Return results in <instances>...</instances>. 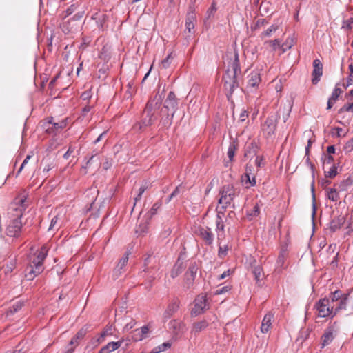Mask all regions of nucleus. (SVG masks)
<instances>
[{"instance_id": "f257e3e1", "label": "nucleus", "mask_w": 353, "mask_h": 353, "mask_svg": "<svg viewBox=\"0 0 353 353\" xmlns=\"http://www.w3.org/2000/svg\"><path fill=\"white\" fill-rule=\"evenodd\" d=\"M164 98L163 92H158L153 97H151L145 104V108L142 112L141 119L136 122L132 127V130L135 132L141 133L147 128L152 126L158 120L159 109L161 106L163 99Z\"/></svg>"}, {"instance_id": "f03ea898", "label": "nucleus", "mask_w": 353, "mask_h": 353, "mask_svg": "<svg viewBox=\"0 0 353 353\" xmlns=\"http://www.w3.org/2000/svg\"><path fill=\"white\" fill-rule=\"evenodd\" d=\"M241 72L240 62L237 51H234V57L230 58L228 68L223 74V89L228 101L232 100L234 90L240 87L239 73Z\"/></svg>"}, {"instance_id": "7ed1b4c3", "label": "nucleus", "mask_w": 353, "mask_h": 353, "mask_svg": "<svg viewBox=\"0 0 353 353\" xmlns=\"http://www.w3.org/2000/svg\"><path fill=\"white\" fill-rule=\"evenodd\" d=\"M47 252L46 248L43 246L37 253L30 256L29 265L26 268L25 277L27 280L32 281L43 271V261L47 256Z\"/></svg>"}, {"instance_id": "20e7f679", "label": "nucleus", "mask_w": 353, "mask_h": 353, "mask_svg": "<svg viewBox=\"0 0 353 353\" xmlns=\"http://www.w3.org/2000/svg\"><path fill=\"white\" fill-rule=\"evenodd\" d=\"M178 104L176 94L173 91H170L161 110L163 113L164 112L163 109L166 110V113L162 116L161 119V122L164 127L168 128L172 125L173 117L178 109Z\"/></svg>"}, {"instance_id": "39448f33", "label": "nucleus", "mask_w": 353, "mask_h": 353, "mask_svg": "<svg viewBox=\"0 0 353 353\" xmlns=\"http://www.w3.org/2000/svg\"><path fill=\"white\" fill-rule=\"evenodd\" d=\"M240 192L239 190L234 188L232 184L223 185L219 190L220 198L218 201L219 204L221 205L219 210L225 211V209L233 201L234 197Z\"/></svg>"}, {"instance_id": "423d86ee", "label": "nucleus", "mask_w": 353, "mask_h": 353, "mask_svg": "<svg viewBox=\"0 0 353 353\" xmlns=\"http://www.w3.org/2000/svg\"><path fill=\"white\" fill-rule=\"evenodd\" d=\"M25 202V199H21L19 203H21V206L22 209L19 210V212L17 214V217L12 220H11L7 226L6 233L8 236L18 238L21 233L22 228V223H21V217H22V210H24L25 208L23 206V203Z\"/></svg>"}, {"instance_id": "0eeeda50", "label": "nucleus", "mask_w": 353, "mask_h": 353, "mask_svg": "<svg viewBox=\"0 0 353 353\" xmlns=\"http://www.w3.org/2000/svg\"><path fill=\"white\" fill-rule=\"evenodd\" d=\"M279 119L280 114L276 112L269 115L262 124L261 129L266 138L272 137L274 134Z\"/></svg>"}, {"instance_id": "6e6552de", "label": "nucleus", "mask_w": 353, "mask_h": 353, "mask_svg": "<svg viewBox=\"0 0 353 353\" xmlns=\"http://www.w3.org/2000/svg\"><path fill=\"white\" fill-rule=\"evenodd\" d=\"M67 119H63L60 122L55 123L53 121V117H50L42 121L41 127L45 130L47 134H57L61 130L67 126Z\"/></svg>"}, {"instance_id": "1a4fd4ad", "label": "nucleus", "mask_w": 353, "mask_h": 353, "mask_svg": "<svg viewBox=\"0 0 353 353\" xmlns=\"http://www.w3.org/2000/svg\"><path fill=\"white\" fill-rule=\"evenodd\" d=\"M330 299L326 297L319 299L314 305L319 317L333 319V306L330 305Z\"/></svg>"}, {"instance_id": "9d476101", "label": "nucleus", "mask_w": 353, "mask_h": 353, "mask_svg": "<svg viewBox=\"0 0 353 353\" xmlns=\"http://www.w3.org/2000/svg\"><path fill=\"white\" fill-rule=\"evenodd\" d=\"M194 234L199 237L206 245H211L214 241V234L209 227L198 226L195 228Z\"/></svg>"}, {"instance_id": "9b49d317", "label": "nucleus", "mask_w": 353, "mask_h": 353, "mask_svg": "<svg viewBox=\"0 0 353 353\" xmlns=\"http://www.w3.org/2000/svg\"><path fill=\"white\" fill-rule=\"evenodd\" d=\"M194 307L191 310L192 316H197L203 313L208 308L206 296L199 295L196 297L194 302Z\"/></svg>"}, {"instance_id": "f8f14e48", "label": "nucleus", "mask_w": 353, "mask_h": 353, "mask_svg": "<svg viewBox=\"0 0 353 353\" xmlns=\"http://www.w3.org/2000/svg\"><path fill=\"white\" fill-rule=\"evenodd\" d=\"M198 269V264L196 261L190 262L188 269L184 276V286L186 288L189 289L193 285Z\"/></svg>"}, {"instance_id": "ddd939ff", "label": "nucleus", "mask_w": 353, "mask_h": 353, "mask_svg": "<svg viewBox=\"0 0 353 353\" xmlns=\"http://www.w3.org/2000/svg\"><path fill=\"white\" fill-rule=\"evenodd\" d=\"M337 323L334 322L332 325H329L325 330L321 336L322 347H324L330 344L334 340L337 332Z\"/></svg>"}, {"instance_id": "4468645a", "label": "nucleus", "mask_w": 353, "mask_h": 353, "mask_svg": "<svg viewBox=\"0 0 353 353\" xmlns=\"http://www.w3.org/2000/svg\"><path fill=\"white\" fill-rule=\"evenodd\" d=\"M312 65L314 69L312 73V82L314 85H316L323 75V64L319 59H316L313 61Z\"/></svg>"}, {"instance_id": "2eb2a0df", "label": "nucleus", "mask_w": 353, "mask_h": 353, "mask_svg": "<svg viewBox=\"0 0 353 353\" xmlns=\"http://www.w3.org/2000/svg\"><path fill=\"white\" fill-rule=\"evenodd\" d=\"M210 319H204L192 323L190 333L197 336L201 332L205 330L210 325Z\"/></svg>"}, {"instance_id": "dca6fc26", "label": "nucleus", "mask_w": 353, "mask_h": 353, "mask_svg": "<svg viewBox=\"0 0 353 353\" xmlns=\"http://www.w3.org/2000/svg\"><path fill=\"white\" fill-rule=\"evenodd\" d=\"M196 21L195 9L193 6H190L185 19V28L189 32L194 28V23Z\"/></svg>"}, {"instance_id": "f3484780", "label": "nucleus", "mask_w": 353, "mask_h": 353, "mask_svg": "<svg viewBox=\"0 0 353 353\" xmlns=\"http://www.w3.org/2000/svg\"><path fill=\"white\" fill-rule=\"evenodd\" d=\"M345 222V217L344 216L339 215L335 216L329 223V227L327 230L330 231V234H332L336 230H339L343 225Z\"/></svg>"}, {"instance_id": "a211bd4d", "label": "nucleus", "mask_w": 353, "mask_h": 353, "mask_svg": "<svg viewBox=\"0 0 353 353\" xmlns=\"http://www.w3.org/2000/svg\"><path fill=\"white\" fill-rule=\"evenodd\" d=\"M259 148V147L255 141L253 140L250 142H247L245 145L244 157L247 159H252L253 157L256 155Z\"/></svg>"}, {"instance_id": "6ab92c4d", "label": "nucleus", "mask_w": 353, "mask_h": 353, "mask_svg": "<svg viewBox=\"0 0 353 353\" xmlns=\"http://www.w3.org/2000/svg\"><path fill=\"white\" fill-rule=\"evenodd\" d=\"M216 231L217 232V238L220 239V236H223L224 233L225 225L223 224L222 216H224V211L219 210V207L216 208Z\"/></svg>"}, {"instance_id": "aec40b11", "label": "nucleus", "mask_w": 353, "mask_h": 353, "mask_svg": "<svg viewBox=\"0 0 353 353\" xmlns=\"http://www.w3.org/2000/svg\"><path fill=\"white\" fill-rule=\"evenodd\" d=\"M170 329L175 336H179L183 334L185 329V325L181 321L173 320L170 322Z\"/></svg>"}, {"instance_id": "412c9836", "label": "nucleus", "mask_w": 353, "mask_h": 353, "mask_svg": "<svg viewBox=\"0 0 353 353\" xmlns=\"http://www.w3.org/2000/svg\"><path fill=\"white\" fill-rule=\"evenodd\" d=\"M88 332V326L85 325L81 328L74 336L70 340V345L77 346L79 345V341L82 340Z\"/></svg>"}, {"instance_id": "4be33fe9", "label": "nucleus", "mask_w": 353, "mask_h": 353, "mask_svg": "<svg viewBox=\"0 0 353 353\" xmlns=\"http://www.w3.org/2000/svg\"><path fill=\"white\" fill-rule=\"evenodd\" d=\"M274 317V314L269 312L263 317L261 326V331L262 333H268L270 328L272 327V320Z\"/></svg>"}, {"instance_id": "5701e85b", "label": "nucleus", "mask_w": 353, "mask_h": 353, "mask_svg": "<svg viewBox=\"0 0 353 353\" xmlns=\"http://www.w3.org/2000/svg\"><path fill=\"white\" fill-rule=\"evenodd\" d=\"M179 301L177 299L174 300L172 303H170L167 309L163 313V317L165 319L170 318L179 308Z\"/></svg>"}, {"instance_id": "b1692460", "label": "nucleus", "mask_w": 353, "mask_h": 353, "mask_svg": "<svg viewBox=\"0 0 353 353\" xmlns=\"http://www.w3.org/2000/svg\"><path fill=\"white\" fill-rule=\"evenodd\" d=\"M123 341H124L123 339H121L117 342H114V341L110 342L106 345H105L102 348H101L99 352L101 353H110V352L117 350L118 348H119L122 345Z\"/></svg>"}, {"instance_id": "393cba45", "label": "nucleus", "mask_w": 353, "mask_h": 353, "mask_svg": "<svg viewBox=\"0 0 353 353\" xmlns=\"http://www.w3.org/2000/svg\"><path fill=\"white\" fill-rule=\"evenodd\" d=\"M92 19L96 20L97 26L99 30L103 31L108 21V15L105 14L98 15V14L96 13L92 17Z\"/></svg>"}, {"instance_id": "a878e982", "label": "nucleus", "mask_w": 353, "mask_h": 353, "mask_svg": "<svg viewBox=\"0 0 353 353\" xmlns=\"http://www.w3.org/2000/svg\"><path fill=\"white\" fill-rule=\"evenodd\" d=\"M261 81L260 74L257 71H253L248 75V86L255 88L259 85Z\"/></svg>"}, {"instance_id": "bb28decb", "label": "nucleus", "mask_w": 353, "mask_h": 353, "mask_svg": "<svg viewBox=\"0 0 353 353\" xmlns=\"http://www.w3.org/2000/svg\"><path fill=\"white\" fill-rule=\"evenodd\" d=\"M185 267L186 265L185 263L183 261H181L179 259L171 270V277L173 279L177 277L183 272Z\"/></svg>"}, {"instance_id": "cd10ccee", "label": "nucleus", "mask_w": 353, "mask_h": 353, "mask_svg": "<svg viewBox=\"0 0 353 353\" xmlns=\"http://www.w3.org/2000/svg\"><path fill=\"white\" fill-rule=\"evenodd\" d=\"M24 305V303L21 301H17L14 302L7 310L6 315L7 316H11L14 315L15 313L19 312L22 307Z\"/></svg>"}, {"instance_id": "c85d7f7f", "label": "nucleus", "mask_w": 353, "mask_h": 353, "mask_svg": "<svg viewBox=\"0 0 353 353\" xmlns=\"http://www.w3.org/2000/svg\"><path fill=\"white\" fill-rule=\"evenodd\" d=\"M352 184L353 178L351 176H348L346 179L342 180L339 184H335L334 185H338L339 191H346L352 185Z\"/></svg>"}, {"instance_id": "c756f323", "label": "nucleus", "mask_w": 353, "mask_h": 353, "mask_svg": "<svg viewBox=\"0 0 353 353\" xmlns=\"http://www.w3.org/2000/svg\"><path fill=\"white\" fill-rule=\"evenodd\" d=\"M312 332V329L310 327L302 328L299 332V336L296 339V342L302 344L305 341H306L310 333Z\"/></svg>"}, {"instance_id": "7c9ffc66", "label": "nucleus", "mask_w": 353, "mask_h": 353, "mask_svg": "<svg viewBox=\"0 0 353 353\" xmlns=\"http://www.w3.org/2000/svg\"><path fill=\"white\" fill-rule=\"evenodd\" d=\"M252 273L254 276V279L256 283H259L263 280L264 276V273L263 268L261 265H255L253 267Z\"/></svg>"}, {"instance_id": "2f4dec72", "label": "nucleus", "mask_w": 353, "mask_h": 353, "mask_svg": "<svg viewBox=\"0 0 353 353\" xmlns=\"http://www.w3.org/2000/svg\"><path fill=\"white\" fill-rule=\"evenodd\" d=\"M217 10L216 3L213 1L210 7L208 9L205 13V18L204 19V23L206 24L207 21L212 18L214 17L216 12Z\"/></svg>"}, {"instance_id": "473e14b6", "label": "nucleus", "mask_w": 353, "mask_h": 353, "mask_svg": "<svg viewBox=\"0 0 353 353\" xmlns=\"http://www.w3.org/2000/svg\"><path fill=\"white\" fill-rule=\"evenodd\" d=\"M129 254L130 252H126L123 256L120 259L117 264V269L115 270L116 272H119V274L121 273V270L124 268V267H125L128 261Z\"/></svg>"}, {"instance_id": "72a5a7b5", "label": "nucleus", "mask_w": 353, "mask_h": 353, "mask_svg": "<svg viewBox=\"0 0 353 353\" xmlns=\"http://www.w3.org/2000/svg\"><path fill=\"white\" fill-rule=\"evenodd\" d=\"M237 148L238 144L235 141H232V142L230 143L227 153L230 161L233 160Z\"/></svg>"}, {"instance_id": "f704fd0d", "label": "nucleus", "mask_w": 353, "mask_h": 353, "mask_svg": "<svg viewBox=\"0 0 353 353\" xmlns=\"http://www.w3.org/2000/svg\"><path fill=\"white\" fill-rule=\"evenodd\" d=\"M327 198L332 201H337L339 199V194L337 190L334 188H327L326 190Z\"/></svg>"}, {"instance_id": "c9c22d12", "label": "nucleus", "mask_w": 353, "mask_h": 353, "mask_svg": "<svg viewBox=\"0 0 353 353\" xmlns=\"http://www.w3.org/2000/svg\"><path fill=\"white\" fill-rule=\"evenodd\" d=\"M113 328L112 325H107L103 331L101 333L100 336L97 339V341L101 343L103 341V339L110 335H112L113 334Z\"/></svg>"}, {"instance_id": "e433bc0d", "label": "nucleus", "mask_w": 353, "mask_h": 353, "mask_svg": "<svg viewBox=\"0 0 353 353\" xmlns=\"http://www.w3.org/2000/svg\"><path fill=\"white\" fill-rule=\"evenodd\" d=\"M241 180L243 182H245V184L248 183L250 184V186H255L256 184L255 176H251L250 174H244L241 176Z\"/></svg>"}, {"instance_id": "4c0bfd02", "label": "nucleus", "mask_w": 353, "mask_h": 353, "mask_svg": "<svg viewBox=\"0 0 353 353\" xmlns=\"http://www.w3.org/2000/svg\"><path fill=\"white\" fill-rule=\"evenodd\" d=\"M16 267V261L15 259H12L8 263H7L5 266L3 265L2 270L4 273L8 275L12 272Z\"/></svg>"}, {"instance_id": "58836bf2", "label": "nucleus", "mask_w": 353, "mask_h": 353, "mask_svg": "<svg viewBox=\"0 0 353 353\" xmlns=\"http://www.w3.org/2000/svg\"><path fill=\"white\" fill-rule=\"evenodd\" d=\"M324 173L326 178H334L337 174V166L332 164L328 170H324Z\"/></svg>"}, {"instance_id": "ea45409f", "label": "nucleus", "mask_w": 353, "mask_h": 353, "mask_svg": "<svg viewBox=\"0 0 353 353\" xmlns=\"http://www.w3.org/2000/svg\"><path fill=\"white\" fill-rule=\"evenodd\" d=\"M342 296V291L340 290H336L334 292H332L330 294L329 298L330 299V303H334L337 302L340 300V298Z\"/></svg>"}, {"instance_id": "a19ab883", "label": "nucleus", "mask_w": 353, "mask_h": 353, "mask_svg": "<svg viewBox=\"0 0 353 353\" xmlns=\"http://www.w3.org/2000/svg\"><path fill=\"white\" fill-rule=\"evenodd\" d=\"M148 187L149 185L147 181H145L144 183H142V185L139 189V193L137 196L134 198L135 202H137L138 201L141 200L142 194L148 188Z\"/></svg>"}, {"instance_id": "79ce46f5", "label": "nucleus", "mask_w": 353, "mask_h": 353, "mask_svg": "<svg viewBox=\"0 0 353 353\" xmlns=\"http://www.w3.org/2000/svg\"><path fill=\"white\" fill-rule=\"evenodd\" d=\"M161 202L154 203L151 209L150 210V211L148 212V216L150 218H152L153 216H154L157 213V211L161 208Z\"/></svg>"}, {"instance_id": "37998d69", "label": "nucleus", "mask_w": 353, "mask_h": 353, "mask_svg": "<svg viewBox=\"0 0 353 353\" xmlns=\"http://www.w3.org/2000/svg\"><path fill=\"white\" fill-rule=\"evenodd\" d=\"M322 160L323 163V169L325 170V168L327 165H332L334 161V158L332 155H327L326 154L323 153L322 157Z\"/></svg>"}, {"instance_id": "c03bdc74", "label": "nucleus", "mask_w": 353, "mask_h": 353, "mask_svg": "<svg viewBox=\"0 0 353 353\" xmlns=\"http://www.w3.org/2000/svg\"><path fill=\"white\" fill-rule=\"evenodd\" d=\"M338 301H339V303H338L337 306L335 308L333 307V316H336L337 314L340 312V310H345L347 307V303H345L343 301L339 300Z\"/></svg>"}, {"instance_id": "a18cd8bd", "label": "nucleus", "mask_w": 353, "mask_h": 353, "mask_svg": "<svg viewBox=\"0 0 353 353\" xmlns=\"http://www.w3.org/2000/svg\"><path fill=\"white\" fill-rule=\"evenodd\" d=\"M76 10V6L74 4L70 6L61 14V17L63 19H65L70 14H72Z\"/></svg>"}, {"instance_id": "49530a36", "label": "nucleus", "mask_w": 353, "mask_h": 353, "mask_svg": "<svg viewBox=\"0 0 353 353\" xmlns=\"http://www.w3.org/2000/svg\"><path fill=\"white\" fill-rule=\"evenodd\" d=\"M132 339L134 341H142L143 339H145L142 334L140 333L139 329H135L132 332Z\"/></svg>"}, {"instance_id": "de8ad7c7", "label": "nucleus", "mask_w": 353, "mask_h": 353, "mask_svg": "<svg viewBox=\"0 0 353 353\" xmlns=\"http://www.w3.org/2000/svg\"><path fill=\"white\" fill-rule=\"evenodd\" d=\"M278 29V26L272 25L270 28H268L265 31L262 32L261 38L270 37L272 32H275Z\"/></svg>"}, {"instance_id": "09e8293b", "label": "nucleus", "mask_w": 353, "mask_h": 353, "mask_svg": "<svg viewBox=\"0 0 353 353\" xmlns=\"http://www.w3.org/2000/svg\"><path fill=\"white\" fill-rule=\"evenodd\" d=\"M294 45V40L292 39L290 41H288V39L286 41L282 44H281V48L282 49L283 52H286L288 49L291 48V47Z\"/></svg>"}, {"instance_id": "8fccbe9b", "label": "nucleus", "mask_w": 353, "mask_h": 353, "mask_svg": "<svg viewBox=\"0 0 353 353\" xmlns=\"http://www.w3.org/2000/svg\"><path fill=\"white\" fill-rule=\"evenodd\" d=\"M266 43H268L274 50H276L279 48H281V41L279 39L270 40L266 41Z\"/></svg>"}, {"instance_id": "3c124183", "label": "nucleus", "mask_w": 353, "mask_h": 353, "mask_svg": "<svg viewBox=\"0 0 353 353\" xmlns=\"http://www.w3.org/2000/svg\"><path fill=\"white\" fill-rule=\"evenodd\" d=\"M181 192V185L177 186L174 190L172 192V194L167 198L166 203H169L173 198L178 196Z\"/></svg>"}, {"instance_id": "603ef678", "label": "nucleus", "mask_w": 353, "mask_h": 353, "mask_svg": "<svg viewBox=\"0 0 353 353\" xmlns=\"http://www.w3.org/2000/svg\"><path fill=\"white\" fill-rule=\"evenodd\" d=\"M255 165L258 168H261L265 166V161L263 156H256L255 159Z\"/></svg>"}, {"instance_id": "864d4df0", "label": "nucleus", "mask_w": 353, "mask_h": 353, "mask_svg": "<svg viewBox=\"0 0 353 353\" xmlns=\"http://www.w3.org/2000/svg\"><path fill=\"white\" fill-rule=\"evenodd\" d=\"M70 23H71L70 20H68L65 23H63L61 28L64 33L68 34V33L72 32V29L73 28V26L70 27Z\"/></svg>"}, {"instance_id": "5fc2aeb1", "label": "nucleus", "mask_w": 353, "mask_h": 353, "mask_svg": "<svg viewBox=\"0 0 353 353\" xmlns=\"http://www.w3.org/2000/svg\"><path fill=\"white\" fill-rule=\"evenodd\" d=\"M343 112H353V103H346L339 110V114H341Z\"/></svg>"}, {"instance_id": "6e6d98bb", "label": "nucleus", "mask_w": 353, "mask_h": 353, "mask_svg": "<svg viewBox=\"0 0 353 353\" xmlns=\"http://www.w3.org/2000/svg\"><path fill=\"white\" fill-rule=\"evenodd\" d=\"M353 18L350 17L347 20H344L342 25V28L351 30L352 28Z\"/></svg>"}, {"instance_id": "4d7b16f0", "label": "nucleus", "mask_w": 353, "mask_h": 353, "mask_svg": "<svg viewBox=\"0 0 353 353\" xmlns=\"http://www.w3.org/2000/svg\"><path fill=\"white\" fill-rule=\"evenodd\" d=\"M171 346V344L169 343V342H165V343H163V344H161V345L158 346L157 347V350L156 351L153 352L152 353H159L160 352H163V351H165L168 348H170Z\"/></svg>"}, {"instance_id": "13d9d810", "label": "nucleus", "mask_w": 353, "mask_h": 353, "mask_svg": "<svg viewBox=\"0 0 353 353\" xmlns=\"http://www.w3.org/2000/svg\"><path fill=\"white\" fill-rule=\"evenodd\" d=\"M342 92L341 89L338 88V85H336L331 95L332 99H334V101H336Z\"/></svg>"}, {"instance_id": "bf43d9fd", "label": "nucleus", "mask_w": 353, "mask_h": 353, "mask_svg": "<svg viewBox=\"0 0 353 353\" xmlns=\"http://www.w3.org/2000/svg\"><path fill=\"white\" fill-rule=\"evenodd\" d=\"M172 57L171 54H168L163 60L161 61V65L163 68H169L171 61H172Z\"/></svg>"}, {"instance_id": "052dcab7", "label": "nucleus", "mask_w": 353, "mask_h": 353, "mask_svg": "<svg viewBox=\"0 0 353 353\" xmlns=\"http://www.w3.org/2000/svg\"><path fill=\"white\" fill-rule=\"evenodd\" d=\"M151 256H152L151 254H148L147 256L144 259V269H143V272H145V273L150 272V268L148 267V265L150 263Z\"/></svg>"}, {"instance_id": "680f3d73", "label": "nucleus", "mask_w": 353, "mask_h": 353, "mask_svg": "<svg viewBox=\"0 0 353 353\" xmlns=\"http://www.w3.org/2000/svg\"><path fill=\"white\" fill-rule=\"evenodd\" d=\"M228 250V248L227 245H225L224 248H223L222 246H219L218 252L219 256L221 258L227 255Z\"/></svg>"}, {"instance_id": "e2e57ef3", "label": "nucleus", "mask_w": 353, "mask_h": 353, "mask_svg": "<svg viewBox=\"0 0 353 353\" xmlns=\"http://www.w3.org/2000/svg\"><path fill=\"white\" fill-rule=\"evenodd\" d=\"M230 290H231V287L230 285H225V286L221 287L220 288H218L215 292V294H224L225 292H228Z\"/></svg>"}, {"instance_id": "0e129e2a", "label": "nucleus", "mask_w": 353, "mask_h": 353, "mask_svg": "<svg viewBox=\"0 0 353 353\" xmlns=\"http://www.w3.org/2000/svg\"><path fill=\"white\" fill-rule=\"evenodd\" d=\"M149 330H150V328H149V326L148 325H144L143 327H141L140 329H139V331H140V333L142 334V336H143L145 338H147L148 337V334L149 333Z\"/></svg>"}, {"instance_id": "69168bd1", "label": "nucleus", "mask_w": 353, "mask_h": 353, "mask_svg": "<svg viewBox=\"0 0 353 353\" xmlns=\"http://www.w3.org/2000/svg\"><path fill=\"white\" fill-rule=\"evenodd\" d=\"M245 174H250L251 176H255L254 172V168L252 165L248 163L245 166Z\"/></svg>"}, {"instance_id": "338daca9", "label": "nucleus", "mask_w": 353, "mask_h": 353, "mask_svg": "<svg viewBox=\"0 0 353 353\" xmlns=\"http://www.w3.org/2000/svg\"><path fill=\"white\" fill-rule=\"evenodd\" d=\"M92 97L91 91L90 90H86L83 92L81 95V98L83 101L89 100Z\"/></svg>"}, {"instance_id": "774afa93", "label": "nucleus", "mask_w": 353, "mask_h": 353, "mask_svg": "<svg viewBox=\"0 0 353 353\" xmlns=\"http://www.w3.org/2000/svg\"><path fill=\"white\" fill-rule=\"evenodd\" d=\"M345 150L348 152L353 150V137L346 143Z\"/></svg>"}]
</instances>
